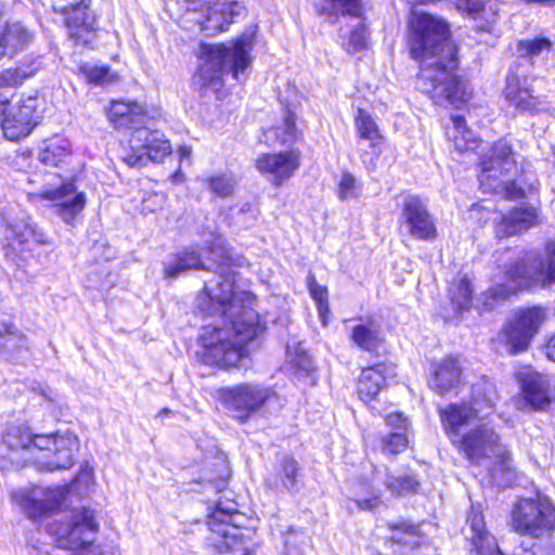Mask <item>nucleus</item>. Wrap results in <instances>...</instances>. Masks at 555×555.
<instances>
[{"label": "nucleus", "instance_id": "obj_1", "mask_svg": "<svg viewBox=\"0 0 555 555\" xmlns=\"http://www.w3.org/2000/svg\"><path fill=\"white\" fill-rule=\"evenodd\" d=\"M210 255L214 257L212 264H206L193 248L173 254L164 261L165 276L176 279L189 270L216 268L218 280L206 283L204 294L197 299V307L203 313L219 314L218 323L202 328V359L204 363L217 367H245V346L259 331L258 314L249 307L250 295L234 289L232 264L243 266L245 259L240 257L234 260L231 251L224 247H220V251L214 247Z\"/></svg>", "mask_w": 555, "mask_h": 555}, {"label": "nucleus", "instance_id": "obj_2", "mask_svg": "<svg viewBox=\"0 0 555 555\" xmlns=\"http://www.w3.org/2000/svg\"><path fill=\"white\" fill-rule=\"evenodd\" d=\"M410 54L420 62L417 88L436 104L467 100L466 85L455 75L456 48L450 40L447 21L414 9L410 17Z\"/></svg>", "mask_w": 555, "mask_h": 555}, {"label": "nucleus", "instance_id": "obj_3", "mask_svg": "<svg viewBox=\"0 0 555 555\" xmlns=\"http://www.w3.org/2000/svg\"><path fill=\"white\" fill-rule=\"evenodd\" d=\"M547 262L533 253L526 254L508 262L498 266L493 274L492 285L482 295V306L486 310L494 308L495 302L503 301L512 295L524 289L534 287L546 288L555 284V243L548 242L545 245Z\"/></svg>", "mask_w": 555, "mask_h": 555}, {"label": "nucleus", "instance_id": "obj_4", "mask_svg": "<svg viewBox=\"0 0 555 555\" xmlns=\"http://www.w3.org/2000/svg\"><path fill=\"white\" fill-rule=\"evenodd\" d=\"M28 451L39 469H68L74 464L79 442L77 436L66 431L63 435H34L24 424L8 425L2 434L0 457H8L4 451Z\"/></svg>", "mask_w": 555, "mask_h": 555}, {"label": "nucleus", "instance_id": "obj_5", "mask_svg": "<svg viewBox=\"0 0 555 555\" xmlns=\"http://www.w3.org/2000/svg\"><path fill=\"white\" fill-rule=\"evenodd\" d=\"M254 35L242 34L231 46L203 44L202 63L192 77V87L202 94L217 93L223 86L222 75L232 73L240 80L250 64Z\"/></svg>", "mask_w": 555, "mask_h": 555}, {"label": "nucleus", "instance_id": "obj_6", "mask_svg": "<svg viewBox=\"0 0 555 555\" xmlns=\"http://www.w3.org/2000/svg\"><path fill=\"white\" fill-rule=\"evenodd\" d=\"M472 403L450 404L447 409L440 411L441 421L444 429L453 443V438L462 437L466 433V427L474 422L482 420L494 408L498 399L495 385L482 378L473 386Z\"/></svg>", "mask_w": 555, "mask_h": 555}, {"label": "nucleus", "instance_id": "obj_7", "mask_svg": "<svg viewBox=\"0 0 555 555\" xmlns=\"http://www.w3.org/2000/svg\"><path fill=\"white\" fill-rule=\"evenodd\" d=\"M512 527L520 534L542 538L555 530V505L547 496L520 499L512 509Z\"/></svg>", "mask_w": 555, "mask_h": 555}, {"label": "nucleus", "instance_id": "obj_8", "mask_svg": "<svg viewBox=\"0 0 555 555\" xmlns=\"http://www.w3.org/2000/svg\"><path fill=\"white\" fill-rule=\"evenodd\" d=\"M170 152V142L164 133L144 127L130 134L128 145L121 147L120 158L129 167H143L149 162L163 160Z\"/></svg>", "mask_w": 555, "mask_h": 555}, {"label": "nucleus", "instance_id": "obj_9", "mask_svg": "<svg viewBox=\"0 0 555 555\" xmlns=\"http://www.w3.org/2000/svg\"><path fill=\"white\" fill-rule=\"evenodd\" d=\"M453 446L475 464H482L489 460L505 462L507 457V450L500 442L499 435L487 424L476 425L462 437L455 436Z\"/></svg>", "mask_w": 555, "mask_h": 555}, {"label": "nucleus", "instance_id": "obj_10", "mask_svg": "<svg viewBox=\"0 0 555 555\" xmlns=\"http://www.w3.org/2000/svg\"><path fill=\"white\" fill-rule=\"evenodd\" d=\"M8 248L18 253L33 251L39 245L50 244L49 237L33 221L30 216L17 205H10L1 218Z\"/></svg>", "mask_w": 555, "mask_h": 555}, {"label": "nucleus", "instance_id": "obj_11", "mask_svg": "<svg viewBox=\"0 0 555 555\" xmlns=\"http://www.w3.org/2000/svg\"><path fill=\"white\" fill-rule=\"evenodd\" d=\"M273 396L275 392L271 388L254 383H243L218 391L220 402L240 422H246Z\"/></svg>", "mask_w": 555, "mask_h": 555}, {"label": "nucleus", "instance_id": "obj_12", "mask_svg": "<svg viewBox=\"0 0 555 555\" xmlns=\"http://www.w3.org/2000/svg\"><path fill=\"white\" fill-rule=\"evenodd\" d=\"M545 320L546 311L540 307L517 311L500 333L509 353L516 354L527 350Z\"/></svg>", "mask_w": 555, "mask_h": 555}, {"label": "nucleus", "instance_id": "obj_13", "mask_svg": "<svg viewBox=\"0 0 555 555\" xmlns=\"http://www.w3.org/2000/svg\"><path fill=\"white\" fill-rule=\"evenodd\" d=\"M30 201H48L59 217L67 224H73L75 218L86 206V194L78 191L73 182H63L60 186L43 189L29 194Z\"/></svg>", "mask_w": 555, "mask_h": 555}, {"label": "nucleus", "instance_id": "obj_14", "mask_svg": "<svg viewBox=\"0 0 555 555\" xmlns=\"http://www.w3.org/2000/svg\"><path fill=\"white\" fill-rule=\"evenodd\" d=\"M400 225L413 238L433 241L437 236L435 221L426 204L416 195L402 196Z\"/></svg>", "mask_w": 555, "mask_h": 555}, {"label": "nucleus", "instance_id": "obj_15", "mask_svg": "<svg viewBox=\"0 0 555 555\" xmlns=\"http://www.w3.org/2000/svg\"><path fill=\"white\" fill-rule=\"evenodd\" d=\"M99 525L94 512L90 508L77 509L73 513L72 522L62 528L53 529L57 544L62 548H80L95 540Z\"/></svg>", "mask_w": 555, "mask_h": 555}, {"label": "nucleus", "instance_id": "obj_16", "mask_svg": "<svg viewBox=\"0 0 555 555\" xmlns=\"http://www.w3.org/2000/svg\"><path fill=\"white\" fill-rule=\"evenodd\" d=\"M37 99L27 98L16 104L9 103L3 111L1 128L3 134L10 141H17L27 137L39 122Z\"/></svg>", "mask_w": 555, "mask_h": 555}, {"label": "nucleus", "instance_id": "obj_17", "mask_svg": "<svg viewBox=\"0 0 555 555\" xmlns=\"http://www.w3.org/2000/svg\"><path fill=\"white\" fill-rule=\"evenodd\" d=\"M525 402L534 411H546L555 399V386L548 375L529 367L518 373Z\"/></svg>", "mask_w": 555, "mask_h": 555}, {"label": "nucleus", "instance_id": "obj_18", "mask_svg": "<svg viewBox=\"0 0 555 555\" xmlns=\"http://www.w3.org/2000/svg\"><path fill=\"white\" fill-rule=\"evenodd\" d=\"M504 98L508 106L520 114L535 115L550 109L546 96L535 95L526 81L516 75L507 76Z\"/></svg>", "mask_w": 555, "mask_h": 555}, {"label": "nucleus", "instance_id": "obj_19", "mask_svg": "<svg viewBox=\"0 0 555 555\" xmlns=\"http://www.w3.org/2000/svg\"><path fill=\"white\" fill-rule=\"evenodd\" d=\"M467 522L470 529L468 538L470 543L469 555H505L499 547L496 539L486 530L483 516L473 511ZM512 555H534L531 550L519 546Z\"/></svg>", "mask_w": 555, "mask_h": 555}, {"label": "nucleus", "instance_id": "obj_20", "mask_svg": "<svg viewBox=\"0 0 555 555\" xmlns=\"http://www.w3.org/2000/svg\"><path fill=\"white\" fill-rule=\"evenodd\" d=\"M512 145L505 139L496 141L491 154L483 156L481 160L482 172L479 177L482 186H492L491 180H500L515 167Z\"/></svg>", "mask_w": 555, "mask_h": 555}, {"label": "nucleus", "instance_id": "obj_21", "mask_svg": "<svg viewBox=\"0 0 555 555\" xmlns=\"http://www.w3.org/2000/svg\"><path fill=\"white\" fill-rule=\"evenodd\" d=\"M299 166L300 153L296 151L261 154L256 159L257 169L262 173L270 175L276 185L288 180Z\"/></svg>", "mask_w": 555, "mask_h": 555}, {"label": "nucleus", "instance_id": "obj_22", "mask_svg": "<svg viewBox=\"0 0 555 555\" xmlns=\"http://www.w3.org/2000/svg\"><path fill=\"white\" fill-rule=\"evenodd\" d=\"M392 535L388 542L391 555H428L430 547L423 543L417 528L408 522L389 525Z\"/></svg>", "mask_w": 555, "mask_h": 555}, {"label": "nucleus", "instance_id": "obj_23", "mask_svg": "<svg viewBox=\"0 0 555 555\" xmlns=\"http://www.w3.org/2000/svg\"><path fill=\"white\" fill-rule=\"evenodd\" d=\"M14 499L21 502L29 517L36 519L59 508L64 500V493L60 488L35 489L30 493H15Z\"/></svg>", "mask_w": 555, "mask_h": 555}, {"label": "nucleus", "instance_id": "obj_24", "mask_svg": "<svg viewBox=\"0 0 555 555\" xmlns=\"http://www.w3.org/2000/svg\"><path fill=\"white\" fill-rule=\"evenodd\" d=\"M462 377V365L457 358L447 357L433 362L429 369L428 386L439 395L455 389Z\"/></svg>", "mask_w": 555, "mask_h": 555}, {"label": "nucleus", "instance_id": "obj_25", "mask_svg": "<svg viewBox=\"0 0 555 555\" xmlns=\"http://www.w3.org/2000/svg\"><path fill=\"white\" fill-rule=\"evenodd\" d=\"M90 0H81L64 9L69 36L77 42L88 43L94 30L95 17L89 12Z\"/></svg>", "mask_w": 555, "mask_h": 555}, {"label": "nucleus", "instance_id": "obj_26", "mask_svg": "<svg viewBox=\"0 0 555 555\" xmlns=\"http://www.w3.org/2000/svg\"><path fill=\"white\" fill-rule=\"evenodd\" d=\"M538 222L539 216L535 207H519L502 216L495 225V234L500 238L515 235L538 224Z\"/></svg>", "mask_w": 555, "mask_h": 555}, {"label": "nucleus", "instance_id": "obj_27", "mask_svg": "<svg viewBox=\"0 0 555 555\" xmlns=\"http://www.w3.org/2000/svg\"><path fill=\"white\" fill-rule=\"evenodd\" d=\"M393 375V367L385 363L363 369L357 386L361 400L369 401L374 399L384 387L386 379Z\"/></svg>", "mask_w": 555, "mask_h": 555}, {"label": "nucleus", "instance_id": "obj_28", "mask_svg": "<svg viewBox=\"0 0 555 555\" xmlns=\"http://www.w3.org/2000/svg\"><path fill=\"white\" fill-rule=\"evenodd\" d=\"M108 118L117 129L144 128L145 114L143 107L137 102L112 101Z\"/></svg>", "mask_w": 555, "mask_h": 555}, {"label": "nucleus", "instance_id": "obj_29", "mask_svg": "<svg viewBox=\"0 0 555 555\" xmlns=\"http://www.w3.org/2000/svg\"><path fill=\"white\" fill-rule=\"evenodd\" d=\"M314 9L331 23H336L339 16L361 18L363 11L361 0H315Z\"/></svg>", "mask_w": 555, "mask_h": 555}, {"label": "nucleus", "instance_id": "obj_30", "mask_svg": "<svg viewBox=\"0 0 555 555\" xmlns=\"http://www.w3.org/2000/svg\"><path fill=\"white\" fill-rule=\"evenodd\" d=\"M237 516L238 513L235 507H222L221 503H219L209 517L208 525L210 529L223 537L227 547H232L233 545L229 540L238 535L236 532H232L237 531L235 524V517Z\"/></svg>", "mask_w": 555, "mask_h": 555}, {"label": "nucleus", "instance_id": "obj_31", "mask_svg": "<svg viewBox=\"0 0 555 555\" xmlns=\"http://www.w3.org/2000/svg\"><path fill=\"white\" fill-rule=\"evenodd\" d=\"M27 338L12 323H0V354L8 360H17L27 350Z\"/></svg>", "mask_w": 555, "mask_h": 555}, {"label": "nucleus", "instance_id": "obj_32", "mask_svg": "<svg viewBox=\"0 0 555 555\" xmlns=\"http://www.w3.org/2000/svg\"><path fill=\"white\" fill-rule=\"evenodd\" d=\"M298 469V463L293 457L284 456L269 480L270 486L276 490L296 491Z\"/></svg>", "mask_w": 555, "mask_h": 555}, {"label": "nucleus", "instance_id": "obj_33", "mask_svg": "<svg viewBox=\"0 0 555 555\" xmlns=\"http://www.w3.org/2000/svg\"><path fill=\"white\" fill-rule=\"evenodd\" d=\"M298 137L299 131L295 125V115L289 111L286 112L281 126L263 130V141L268 145L292 144L297 141Z\"/></svg>", "mask_w": 555, "mask_h": 555}, {"label": "nucleus", "instance_id": "obj_34", "mask_svg": "<svg viewBox=\"0 0 555 555\" xmlns=\"http://www.w3.org/2000/svg\"><path fill=\"white\" fill-rule=\"evenodd\" d=\"M356 128L360 140L369 141L372 154L378 156L380 153L379 145L384 138L374 118L366 111L360 108L356 117Z\"/></svg>", "mask_w": 555, "mask_h": 555}, {"label": "nucleus", "instance_id": "obj_35", "mask_svg": "<svg viewBox=\"0 0 555 555\" xmlns=\"http://www.w3.org/2000/svg\"><path fill=\"white\" fill-rule=\"evenodd\" d=\"M351 339L358 347L369 352H375L384 340L380 327L372 321L356 325Z\"/></svg>", "mask_w": 555, "mask_h": 555}, {"label": "nucleus", "instance_id": "obj_36", "mask_svg": "<svg viewBox=\"0 0 555 555\" xmlns=\"http://www.w3.org/2000/svg\"><path fill=\"white\" fill-rule=\"evenodd\" d=\"M70 152V143L66 138L54 137L42 142L38 159L49 166H57Z\"/></svg>", "mask_w": 555, "mask_h": 555}, {"label": "nucleus", "instance_id": "obj_37", "mask_svg": "<svg viewBox=\"0 0 555 555\" xmlns=\"http://www.w3.org/2000/svg\"><path fill=\"white\" fill-rule=\"evenodd\" d=\"M451 122L452 127L447 129V135L453 141L455 149L460 152L474 150L477 146L476 139L473 131L467 128L464 117L453 115Z\"/></svg>", "mask_w": 555, "mask_h": 555}, {"label": "nucleus", "instance_id": "obj_38", "mask_svg": "<svg viewBox=\"0 0 555 555\" xmlns=\"http://www.w3.org/2000/svg\"><path fill=\"white\" fill-rule=\"evenodd\" d=\"M40 69V62L37 60L22 64L15 68H8L0 73V88H14L34 76Z\"/></svg>", "mask_w": 555, "mask_h": 555}, {"label": "nucleus", "instance_id": "obj_39", "mask_svg": "<svg viewBox=\"0 0 555 555\" xmlns=\"http://www.w3.org/2000/svg\"><path fill=\"white\" fill-rule=\"evenodd\" d=\"M459 11L474 20H485L487 24L495 21L496 12L492 7L487 8L485 0H454Z\"/></svg>", "mask_w": 555, "mask_h": 555}, {"label": "nucleus", "instance_id": "obj_40", "mask_svg": "<svg viewBox=\"0 0 555 555\" xmlns=\"http://www.w3.org/2000/svg\"><path fill=\"white\" fill-rule=\"evenodd\" d=\"M384 485L393 495L398 496L416 493L420 488V481L413 474L387 475Z\"/></svg>", "mask_w": 555, "mask_h": 555}, {"label": "nucleus", "instance_id": "obj_41", "mask_svg": "<svg viewBox=\"0 0 555 555\" xmlns=\"http://www.w3.org/2000/svg\"><path fill=\"white\" fill-rule=\"evenodd\" d=\"M451 302L456 312L468 310L473 300V288L469 280L464 276L450 288Z\"/></svg>", "mask_w": 555, "mask_h": 555}, {"label": "nucleus", "instance_id": "obj_42", "mask_svg": "<svg viewBox=\"0 0 555 555\" xmlns=\"http://www.w3.org/2000/svg\"><path fill=\"white\" fill-rule=\"evenodd\" d=\"M308 540L309 538L302 529L289 527L284 534L285 555H305Z\"/></svg>", "mask_w": 555, "mask_h": 555}, {"label": "nucleus", "instance_id": "obj_43", "mask_svg": "<svg viewBox=\"0 0 555 555\" xmlns=\"http://www.w3.org/2000/svg\"><path fill=\"white\" fill-rule=\"evenodd\" d=\"M552 49V42L547 38L526 39L518 42L517 52L521 56L535 57L548 53Z\"/></svg>", "mask_w": 555, "mask_h": 555}, {"label": "nucleus", "instance_id": "obj_44", "mask_svg": "<svg viewBox=\"0 0 555 555\" xmlns=\"http://www.w3.org/2000/svg\"><path fill=\"white\" fill-rule=\"evenodd\" d=\"M354 502L361 511H375L380 504V495L375 493L370 485H359V490L354 492Z\"/></svg>", "mask_w": 555, "mask_h": 555}, {"label": "nucleus", "instance_id": "obj_45", "mask_svg": "<svg viewBox=\"0 0 555 555\" xmlns=\"http://www.w3.org/2000/svg\"><path fill=\"white\" fill-rule=\"evenodd\" d=\"M209 190L220 197L230 196L235 188V179L232 175L221 173L206 179Z\"/></svg>", "mask_w": 555, "mask_h": 555}, {"label": "nucleus", "instance_id": "obj_46", "mask_svg": "<svg viewBox=\"0 0 555 555\" xmlns=\"http://www.w3.org/2000/svg\"><path fill=\"white\" fill-rule=\"evenodd\" d=\"M79 72L91 83L105 85L112 81V75L108 67L95 66L88 63L79 66Z\"/></svg>", "mask_w": 555, "mask_h": 555}, {"label": "nucleus", "instance_id": "obj_47", "mask_svg": "<svg viewBox=\"0 0 555 555\" xmlns=\"http://www.w3.org/2000/svg\"><path fill=\"white\" fill-rule=\"evenodd\" d=\"M343 44L349 53H356L366 48V31L361 20L350 31L348 39Z\"/></svg>", "mask_w": 555, "mask_h": 555}, {"label": "nucleus", "instance_id": "obj_48", "mask_svg": "<svg viewBox=\"0 0 555 555\" xmlns=\"http://www.w3.org/2000/svg\"><path fill=\"white\" fill-rule=\"evenodd\" d=\"M408 437L403 431H392L383 437V452L398 454L405 450Z\"/></svg>", "mask_w": 555, "mask_h": 555}, {"label": "nucleus", "instance_id": "obj_49", "mask_svg": "<svg viewBox=\"0 0 555 555\" xmlns=\"http://www.w3.org/2000/svg\"><path fill=\"white\" fill-rule=\"evenodd\" d=\"M360 190V183L351 173L346 172L341 176L338 184V196L340 199L347 201L350 198H356L359 196Z\"/></svg>", "mask_w": 555, "mask_h": 555}, {"label": "nucleus", "instance_id": "obj_50", "mask_svg": "<svg viewBox=\"0 0 555 555\" xmlns=\"http://www.w3.org/2000/svg\"><path fill=\"white\" fill-rule=\"evenodd\" d=\"M309 292L311 297L314 299L318 306L320 317L325 323V314L328 313V301H327V289L326 287L318 284L314 278H311L309 283Z\"/></svg>", "mask_w": 555, "mask_h": 555}, {"label": "nucleus", "instance_id": "obj_51", "mask_svg": "<svg viewBox=\"0 0 555 555\" xmlns=\"http://www.w3.org/2000/svg\"><path fill=\"white\" fill-rule=\"evenodd\" d=\"M166 199L167 197L164 193H150L143 198L142 210L145 212H155L164 207Z\"/></svg>", "mask_w": 555, "mask_h": 555}, {"label": "nucleus", "instance_id": "obj_52", "mask_svg": "<svg viewBox=\"0 0 555 555\" xmlns=\"http://www.w3.org/2000/svg\"><path fill=\"white\" fill-rule=\"evenodd\" d=\"M500 183L493 185V190L496 191L498 188L503 186L505 190L506 196L511 199L520 198L524 196V191L519 186H517L514 182L504 181L502 178L498 180Z\"/></svg>", "mask_w": 555, "mask_h": 555}, {"label": "nucleus", "instance_id": "obj_53", "mask_svg": "<svg viewBox=\"0 0 555 555\" xmlns=\"http://www.w3.org/2000/svg\"><path fill=\"white\" fill-rule=\"evenodd\" d=\"M389 426H393L397 431L405 433L408 428V421L401 413L389 414L386 418Z\"/></svg>", "mask_w": 555, "mask_h": 555}, {"label": "nucleus", "instance_id": "obj_54", "mask_svg": "<svg viewBox=\"0 0 555 555\" xmlns=\"http://www.w3.org/2000/svg\"><path fill=\"white\" fill-rule=\"evenodd\" d=\"M545 354L551 361L555 362V334L545 345Z\"/></svg>", "mask_w": 555, "mask_h": 555}, {"label": "nucleus", "instance_id": "obj_55", "mask_svg": "<svg viewBox=\"0 0 555 555\" xmlns=\"http://www.w3.org/2000/svg\"><path fill=\"white\" fill-rule=\"evenodd\" d=\"M178 153L181 159H190L192 151L188 146H180Z\"/></svg>", "mask_w": 555, "mask_h": 555}, {"label": "nucleus", "instance_id": "obj_56", "mask_svg": "<svg viewBox=\"0 0 555 555\" xmlns=\"http://www.w3.org/2000/svg\"><path fill=\"white\" fill-rule=\"evenodd\" d=\"M300 361H302V370L307 373H309L310 371H312V363H311V360L307 357H304L300 359Z\"/></svg>", "mask_w": 555, "mask_h": 555}, {"label": "nucleus", "instance_id": "obj_57", "mask_svg": "<svg viewBox=\"0 0 555 555\" xmlns=\"http://www.w3.org/2000/svg\"><path fill=\"white\" fill-rule=\"evenodd\" d=\"M172 413H173V412H172V410H170V409H168V408H164V409H162V410L158 412L157 417H159V418H165V417H167V416L171 415Z\"/></svg>", "mask_w": 555, "mask_h": 555}, {"label": "nucleus", "instance_id": "obj_58", "mask_svg": "<svg viewBox=\"0 0 555 555\" xmlns=\"http://www.w3.org/2000/svg\"><path fill=\"white\" fill-rule=\"evenodd\" d=\"M9 103L8 102H0V114L3 115V111H7Z\"/></svg>", "mask_w": 555, "mask_h": 555}, {"label": "nucleus", "instance_id": "obj_59", "mask_svg": "<svg viewBox=\"0 0 555 555\" xmlns=\"http://www.w3.org/2000/svg\"><path fill=\"white\" fill-rule=\"evenodd\" d=\"M181 176H182V175H181L180 170H178V171H176V172L171 176V179H172L173 181H178V180H179V178H180Z\"/></svg>", "mask_w": 555, "mask_h": 555}, {"label": "nucleus", "instance_id": "obj_60", "mask_svg": "<svg viewBox=\"0 0 555 555\" xmlns=\"http://www.w3.org/2000/svg\"><path fill=\"white\" fill-rule=\"evenodd\" d=\"M240 211L241 212H247V211L253 212V209H251V206L247 204Z\"/></svg>", "mask_w": 555, "mask_h": 555}]
</instances>
